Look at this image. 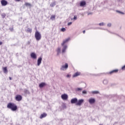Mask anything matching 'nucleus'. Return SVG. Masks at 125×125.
<instances>
[{
    "label": "nucleus",
    "mask_w": 125,
    "mask_h": 125,
    "mask_svg": "<svg viewBox=\"0 0 125 125\" xmlns=\"http://www.w3.org/2000/svg\"><path fill=\"white\" fill-rule=\"evenodd\" d=\"M2 70L4 74H7L8 71L7 70V67H2Z\"/></svg>",
    "instance_id": "nucleus-13"
},
{
    "label": "nucleus",
    "mask_w": 125,
    "mask_h": 125,
    "mask_svg": "<svg viewBox=\"0 0 125 125\" xmlns=\"http://www.w3.org/2000/svg\"><path fill=\"white\" fill-rule=\"evenodd\" d=\"M61 97L63 100H67V99H68V95L66 94H62Z\"/></svg>",
    "instance_id": "nucleus-10"
},
{
    "label": "nucleus",
    "mask_w": 125,
    "mask_h": 125,
    "mask_svg": "<svg viewBox=\"0 0 125 125\" xmlns=\"http://www.w3.org/2000/svg\"><path fill=\"white\" fill-rule=\"evenodd\" d=\"M73 19H74V20H77V17H76V16H74Z\"/></svg>",
    "instance_id": "nucleus-34"
},
{
    "label": "nucleus",
    "mask_w": 125,
    "mask_h": 125,
    "mask_svg": "<svg viewBox=\"0 0 125 125\" xmlns=\"http://www.w3.org/2000/svg\"><path fill=\"white\" fill-rule=\"evenodd\" d=\"M88 102H89V104H94V103H95V99L90 98L88 100Z\"/></svg>",
    "instance_id": "nucleus-7"
},
{
    "label": "nucleus",
    "mask_w": 125,
    "mask_h": 125,
    "mask_svg": "<svg viewBox=\"0 0 125 125\" xmlns=\"http://www.w3.org/2000/svg\"><path fill=\"white\" fill-rule=\"evenodd\" d=\"M70 25H72V22H69V23H68V26H70Z\"/></svg>",
    "instance_id": "nucleus-36"
},
{
    "label": "nucleus",
    "mask_w": 125,
    "mask_h": 125,
    "mask_svg": "<svg viewBox=\"0 0 125 125\" xmlns=\"http://www.w3.org/2000/svg\"><path fill=\"white\" fill-rule=\"evenodd\" d=\"M42 57H40L38 58V61H37L38 66H40V65H41V63H42Z\"/></svg>",
    "instance_id": "nucleus-12"
},
{
    "label": "nucleus",
    "mask_w": 125,
    "mask_h": 125,
    "mask_svg": "<svg viewBox=\"0 0 125 125\" xmlns=\"http://www.w3.org/2000/svg\"><path fill=\"white\" fill-rule=\"evenodd\" d=\"M69 40H70V38H67L65 40H64L62 43V46H63V48H62V53H64V52H65L66 49H67V45L64 46V44H65V43H67V42H69Z\"/></svg>",
    "instance_id": "nucleus-2"
},
{
    "label": "nucleus",
    "mask_w": 125,
    "mask_h": 125,
    "mask_svg": "<svg viewBox=\"0 0 125 125\" xmlns=\"http://www.w3.org/2000/svg\"><path fill=\"white\" fill-rule=\"evenodd\" d=\"M1 4L2 6H5V5H7V1L5 0H1Z\"/></svg>",
    "instance_id": "nucleus-9"
},
{
    "label": "nucleus",
    "mask_w": 125,
    "mask_h": 125,
    "mask_svg": "<svg viewBox=\"0 0 125 125\" xmlns=\"http://www.w3.org/2000/svg\"><path fill=\"white\" fill-rule=\"evenodd\" d=\"M84 100H83V99H81L78 101L77 100V102L76 104V105H77V106H81V105H82V104H83L84 102Z\"/></svg>",
    "instance_id": "nucleus-4"
},
{
    "label": "nucleus",
    "mask_w": 125,
    "mask_h": 125,
    "mask_svg": "<svg viewBox=\"0 0 125 125\" xmlns=\"http://www.w3.org/2000/svg\"><path fill=\"white\" fill-rule=\"evenodd\" d=\"M15 98L16 101L20 102L22 100V96H21V95H17Z\"/></svg>",
    "instance_id": "nucleus-5"
},
{
    "label": "nucleus",
    "mask_w": 125,
    "mask_h": 125,
    "mask_svg": "<svg viewBox=\"0 0 125 125\" xmlns=\"http://www.w3.org/2000/svg\"><path fill=\"white\" fill-rule=\"evenodd\" d=\"M7 107L8 109H10L12 111H17V105L14 103H9L7 104Z\"/></svg>",
    "instance_id": "nucleus-1"
},
{
    "label": "nucleus",
    "mask_w": 125,
    "mask_h": 125,
    "mask_svg": "<svg viewBox=\"0 0 125 125\" xmlns=\"http://www.w3.org/2000/svg\"><path fill=\"white\" fill-rule=\"evenodd\" d=\"M55 17H56V16H55V15H52V16H51L50 20H52V21L55 20Z\"/></svg>",
    "instance_id": "nucleus-19"
},
{
    "label": "nucleus",
    "mask_w": 125,
    "mask_h": 125,
    "mask_svg": "<svg viewBox=\"0 0 125 125\" xmlns=\"http://www.w3.org/2000/svg\"><path fill=\"white\" fill-rule=\"evenodd\" d=\"M28 33H32V28H28L27 29Z\"/></svg>",
    "instance_id": "nucleus-23"
},
{
    "label": "nucleus",
    "mask_w": 125,
    "mask_h": 125,
    "mask_svg": "<svg viewBox=\"0 0 125 125\" xmlns=\"http://www.w3.org/2000/svg\"><path fill=\"white\" fill-rule=\"evenodd\" d=\"M24 93H28L29 91L27 89H25V90H24Z\"/></svg>",
    "instance_id": "nucleus-29"
},
{
    "label": "nucleus",
    "mask_w": 125,
    "mask_h": 125,
    "mask_svg": "<svg viewBox=\"0 0 125 125\" xmlns=\"http://www.w3.org/2000/svg\"><path fill=\"white\" fill-rule=\"evenodd\" d=\"M81 75V73L77 72L74 75H73V78H76V77H78V76H80Z\"/></svg>",
    "instance_id": "nucleus-16"
},
{
    "label": "nucleus",
    "mask_w": 125,
    "mask_h": 125,
    "mask_svg": "<svg viewBox=\"0 0 125 125\" xmlns=\"http://www.w3.org/2000/svg\"><path fill=\"white\" fill-rule=\"evenodd\" d=\"M83 94H86V93H87L86 91L83 90Z\"/></svg>",
    "instance_id": "nucleus-32"
},
{
    "label": "nucleus",
    "mask_w": 125,
    "mask_h": 125,
    "mask_svg": "<svg viewBox=\"0 0 125 125\" xmlns=\"http://www.w3.org/2000/svg\"><path fill=\"white\" fill-rule=\"evenodd\" d=\"M67 69H68V63H65L64 65H62L61 68L62 71L67 70Z\"/></svg>",
    "instance_id": "nucleus-6"
},
{
    "label": "nucleus",
    "mask_w": 125,
    "mask_h": 125,
    "mask_svg": "<svg viewBox=\"0 0 125 125\" xmlns=\"http://www.w3.org/2000/svg\"><path fill=\"white\" fill-rule=\"evenodd\" d=\"M116 12H117V13H119L120 14H122L123 15H125V13H124L121 11L116 10Z\"/></svg>",
    "instance_id": "nucleus-20"
},
{
    "label": "nucleus",
    "mask_w": 125,
    "mask_h": 125,
    "mask_svg": "<svg viewBox=\"0 0 125 125\" xmlns=\"http://www.w3.org/2000/svg\"><path fill=\"white\" fill-rule=\"evenodd\" d=\"M61 31L62 32H65V31H66V28H62L61 29Z\"/></svg>",
    "instance_id": "nucleus-27"
},
{
    "label": "nucleus",
    "mask_w": 125,
    "mask_h": 125,
    "mask_svg": "<svg viewBox=\"0 0 125 125\" xmlns=\"http://www.w3.org/2000/svg\"><path fill=\"white\" fill-rule=\"evenodd\" d=\"M108 82H107V80H104V82H103V83L104 84H106V83H107Z\"/></svg>",
    "instance_id": "nucleus-30"
},
{
    "label": "nucleus",
    "mask_w": 125,
    "mask_h": 125,
    "mask_svg": "<svg viewBox=\"0 0 125 125\" xmlns=\"http://www.w3.org/2000/svg\"><path fill=\"white\" fill-rule=\"evenodd\" d=\"M46 85V84L44 83H42L39 84V87L42 88L43 87V86H45Z\"/></svg>",
    "instance_id": "nucleus-17"
},
{
    "label": "nucleus",
    "mask_w": 125,
    "mask_h": 125,
    "mask_svg": "<svg viewBox=\"0 0 125 125\" xmlns=\"http://www.w3.org/2000/svg\"><path fill=\"white\" fill-rule=\"evenodd\" d=\"M9 80L11 81L12 80V78H11V77H9Z\"/></svg>",
    "instance_id": "nucleus-39"
},
{
    "label": "nucleus",
    "mask_w": 125,
    "mask_h": 125,
    "mask_svg": "<svg viewBox=\"0 0 125 125\" xmlns=\"http://www.w3.org/2000/svg\"><path fill=\"white\" fill-rule=\"evenodd\" d=\"M24 5H25V6H31V3H28V2H25L24 3Z\"/></svg>",
    "instance_id": "nucleus-22"
},
{
    "label": "nucleus",
    "mask_w": 125,
    "mask_h": 125,
    "mask_svg": "<svg viewBox=\"0 0 125 125\" xmlns=\"http://www.w3.org/2000/svg\"><path fill=\"white\" fill-rule=\"evenodd\" d=\"M1 44H2V42L0 41V45H1Z\"/></svg>",
    "instance_id": "nucleus-37"
},
{
    "label": "nucleus",
    "mask_w": 125,
    "mask_h": 125,
    "mask_svg": "<svg viewBox=\"0 0 125 125\" xmlns=\"http://www.w3.org/2000/svg\"><path fill=\"white\" fill-rule=\"evenodd\" d=\"M83 34H85V30H83Z\"/></svg>",
    "instance_id": "nucleus-38"
},
{
    "label": "nucleus",
    "mask_w": 125,
    "mask_h": 125,
    "mask_svg": "<svg viewBox=\"0 0 125 125\" xmlns=\"http://www.w3.org/2000/svg\"><path fill=\"white\" fill-rule=\"evenodd\" d=\"M35 38L36 41H40V40L42 39V35H41V33L39 32V31H36L35 34Z\"/></svg>",
    "instance_id": "nucleus-3"
},
{
    "label": "nucleus",
    "mask_w": 125,
    "mask_h": 125,
    "mask_svg": "<svg viewBox=\"0 0 125 125\" xmlns=\"http://www.w3.org/2000/svg\"><path fill=\"white\" fill-rule=\"evenodd\" d=\"M77 102H78V99H77L76 98H73L71 100V104H75V103L77 104Z\"/></svg>",
    "instance_id": "nucleus-8"
},
{
    "label": "nucleus",
    "mask_w": 125,
    "mask_h": 125,
    "mask_svg": "<svg viewBox=\"0 0 125 125\" xmlns=\"http://www.w3.org/2000/svg\"><path fill=\"white\" fill-rule=\"evenodd\" d=\"M61 51V48H58L57 49V52L58 53H60V52Z\"/></svg>",
    "instance_id": "nucleus-26"
},
{
    "label": "nucleus",
    "mask_w": 125,
    "mask_h": 125,
    "mask_svg": "<svg viewBox=\"0 0 125 125\" xmlns=\"http://www.w3.org/2000/svg\"><path fill=\"white\" fill-rule=\"evenodd\" d=\"M119 72V69H114L110 72V74H115Z\"/></svg>",
    "instance_id": "nucleus-15"
},
{
    "label": "nucleus",
    "mask_w": 125,
    "mask_h": 125,
    "mask_svg": "<svg viewBox=\"0 0 125 125\" xmlns=\"http://www.w3.org/2000/svg\"><path fill=\"white\" fill-rule=\"evenodd\" d=\"M30 56L33 59H37V55L35 53H31Z\"/></svg>",
    "instance_id": "nucleus-11"
},
{
    "label": "nucleus",
    "mask_w": 125,
    "mask_h": 125,
    "mask_svg": "<svg viewBox=\"0 0 125 125\" xmlns=\"http://www.w3.org/2000/svg\"><path fill=\"white\" fill-rule=\"evenodd\" d=\"M55 5V3H52L50 4V6H51V7H53V6H54Z\"/></svg>",
    "instance_id": "nucleus-28"
},
{
    "label": "nucleus",
    "mask_w": 125,
    "mask_h": 125,
    "mask_svg": "<svg viewBox=\"0 0 125 125\" xmlns=\"http://www.w3.org/2000/svg\"><path fill=\"white\" fill-rule=\"evenodd\" d=\"M92 93L93 94H98V93H99V92L98 91H93L92 92Z\"/></svg>",
    "instance_id": "nucleus-21"
},
{
    "label": "nucleus",
    "mask_w": 125,
    "mask_h": 125,
    "mask_svg": "<svg viewBox=\"0 0 125 125\" xmlns=\"http://www.w3.org/2000/svg\"><path fill=\"white\" fill-rule=\"evenodd\" d=\"M86 4V3H85V1H82L80 3V6H84V5H85Z\"/></svg>",
    "instance_id": "nucleus-18"
},
{
    "label": "nucleus",
    "mask_w": 125,
    "mask_h": 125,
    "mask_svg": "<svg viewBox=\"0 0 125 125\" xmlns=\"http://www.w3.org/2000/svg\"><path fill=\"white\" fill-rule=\"evenodd\" d=\"M99 125H103V124H100Z\"/></svg>",
    "instance_id": "nucleus-40"
},
{
    "label": "nucleus",
    "mask_w": 125,
    "mask_h": 125,
    "mask_svg": "<svg viewBox=\"0 0 125 125\" xmlns=\"http://www.w3.org/2000/svg\"><path fill=\"white\" fill-rule=\"evenodd\" d=\"M122 70H123V71H125V65L124 66H122Z\"/></svg>",
    "instance_id": "nucleus-31"
},
{
    "label": "nucleus",
    "mask_w": 125,
    "mask_h": 125,
    "mask_svg": "<svg viewBox=\"0 0 125 125\" xmlns=\"http://www.w3.org/2000/svg\"><path fill=\"white\" fill-rule=\"evenodd\" d=\"M104 25H105L104 22H101L99 23V26H104Z\"/></svg>",
    "instance_id": "nucleus-25"
},
{
    "label": "nucleus",
    "mask_w": 125,
    "mask_h": 125,
    "mask_svg": "<svg viewBox=\"0 0 125 125\" xmlns=\"http://www.w3.org/2000/svg\"><path fill=\"white\" fill-rule=\"evenodd\" d=\"M47 116V114L45 113H43V114H42L40 117V119H43V118H45Z\"/></svg>",
    "instance_id": "nucleus-14"
},
{
    "label": "nucleus",
    "mask_w": 125,
    "mask_h": 125,
    "mask_svg": "<svg viewBox=\"0 0 125 125\" xmlns=\"http://www.w3.org/2000/svg\"><path fill=\"white\" fill-rule=\"evenodd\" d=\"M67 78H71V75H69V74H68L67 76H66Z\"/></svg>",
    "instance_id": "nucleus-35"
},
{
    "label": "nucleus",
    "mask_w": 125,
    "mask_h": 125,
    "mask_svg": "<svg viewBox=\"0 0 125 125\" xmlns=\"http://www.w3.org/2000/svg\"><path fill=\"white\" fill-rule=\"evenodd\" d=\"M77 91H80V90H82V88H77Z\"/></svg>",
    "instance_id": "nucleus-33"
},
{
    "label": "nucleus",
    "mask_w": 125,
    "mask_h": 125,
    "mask_svg": "<svg viewBox=\"0 0 125 125\" xmlns=\"http://www.w3.org/2000/svg\"><path fill=\"white\" fill-rule=\"evenodd\" d=\"M1 16H2V18H5V16H6V15H5V14L3 13L1 14Z\"/></svg>",
    "instance_id": "nucleus-24"
}]
</instances>
